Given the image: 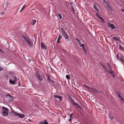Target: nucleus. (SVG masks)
<instances>
[{
	"label": "nucleus",
	"instance_id": "obj_1",
	"mask_svg": "<svg viewBox=\"0 0 124 124\" xmlns=\"http://www.w3.org/2000/svg\"><path fill=\"white\" fill-rule=\"evenodd\" d=\"M22 37L24 39V40L28 43L29 46L31 47H32V45L29 39L28 38L24 35H22Z\"/></svg>",
	"mask_w": 124,
	"mask_h": 124
},
{
	"label": "nucleus",
	"instance_id": "obj_2",
	"mask_svg": "<svg viewBox=\"0 0 124 124\" xmlns=\"http://www.w3.org/2000/svg\"><path fill=\"white\" fill-rule=\"evenodd\" d=\"M61 30L63 36L66 39H69V37L67 33L65 32L63 28L62 27L61 28Z\"/></svg>",
	"mask_w": 124,
	"mask_h": 124
},
{
	"label": "nucleus",
	"instance_id": "obj_3",
	"mask_svg": "<svg viewBox=\"0 0 124 124\" xmlns=\"http://www.w3.org/2000/svg\"><path fill=\"white\" fill-rule=\"evenodd\" d=\"M107 25L108 27L109 28H111L112 30H114L116 28V27L115 26L114 24L109 22L108 23Z\"/></svg>",
	"mask_w": 124,
	"mask_h": 124
},
{
	"label": "nucleus",
	"instance_id": "obj_4",
	"mask_svg": "<svg viewBox=\"0 0 124 124\" xmlns=\"http://www.w3.org/2000/svg\"><path fill=\"white\" fill-rule=\"evenodd\" d=\"M35 73L36 74V76L40 81H42L43 80V79L40 76L38 72H36Z\"/></svg>",
	"mask_w": 124,
	"mask_h": 124
},
{
	"label": "nucleus",
	"instance_id": "obj_5",
	"mask_svg": "<svg viewBox=\"0 0 124 124\" xmlns=\"http://www.w3.org/2000/svg\"><path fill=\"white\" fill-rule=\"evenodd\" d=\"M6 97L7 98L10 99V101H12L14 100L13 97L9 94H7L6 95Z\"/></svg>",
	"mask_w": 124,
	"mask_h": 124
},
{
	"label": "nucleus",
	"instance_id": "obj_6",
	"mask_svg": "<svg viewBox=\"0 0 124 124\" xmlns=\"http://www.w3.org/2000/svg\"><path fill=\"white\" fill-rule=\"evenodd\" d=\"M91 90L92 92L95 93H99L100 92V91H98L97 90L93 87L91 88Z\"/></svg>",
	"mask_w": 124,
	"mask_h": 124
},
{
	"label": "nucleus",
	"instance_id": "obj_7",
	"mask_svg": "<svg viewBox=\"0 0 124 124\" xmlns=\"http://www.w3.org/2000/svg\"><path fill=\"white\" fill-rule=\"evenodd\" d=\"M96 15L99 19L101 20L102 21V22L104 21V19L98 13H96Z\"/></svg>",
	"mask_w": 124,
	"mask_h": 124
},
{
	"label": "nucleus",
	"instance_id": "obj_8",
	"mask_svg": "<svg viewBox=\"0 0 124 124\" xmlns=\"http://www.w3.org/2000/svg\"><path fill=\"white\" fill-rule=\"evenodd\" d=\"M41 45L42 48L44 49H46V47L45 46L43 42H41Z\"/></svg>",
	"mask_w": 124,
	"mask_h": 124
},
{
	"label": "nucleus",
	"instance_id": "obj_9",
	"mask_svg": "<svg viewBox=\"0 0 124 124\" xmlns=\"http://www.w3.org/2000/svg\"><path fill=\"white\" fill-rule=\"evenodd\" d=\"M68 98L69 100L71 103H73V104L75 103V101L70 95L68 96Z\"/></svg>",
	"mask_w": 124,
	"mask_h": 124
},
{
	"label": "nucleus",
	"instance_id": "obj_10",
	"mask_svg": "<svg viewBox=\"0 0 124 124\" xmlns=\"http://www.w3.org/2000/svg\"><path fill=\"white\" fill-rule=\"evenodd\" d=\"M46 77H47V80L48 81L53 83H55L50 78L49 76H48L47 75Z\"/></svg>",
	"mask_w": 124,
	"mask_h": 124
},
{
	"label": "nucleus",
	"instance_id": "obj_11",
	"mask_svg": "<svg viewBox=\"0 0 124 124\" xmlns=\"http://www.w3.org/2000/svg\"><path fill=\"white\" fill-rule=\"evenodd\" d=\"M8 111L6 112H2V113L3 114V116H6L8 115Z\"/></svg>",
	"mask_w": 124,
	"mask_h": 124
},
{
	"label": "nucleus",
	"instance_id": "obj_12",
	"mask_svg": "<svg viewBox=\"0 0 124 124\" xmlns=\"http://www.w3.org/2000/svg\"><path fill=\"white\" fill-rule=\"evenodd\" d=\"M2 112H6L8 111V109L5 107H2Z\"/></svg>",
	"mask_w": 124,
	"mask_h": 124
},
{
	"label": "nucleus",
	"instance_id": "obj_13",
	"mask_svg": "<svg viewBox=\"0 0 124 124\" xmlns=\"http://www.w3.org/2000/svg\"><path fill=\"white\" fill-rule=\"evenodd\" d=\"M62 36L61 35H59L58 37V39L57 41V43H59L60 41V40L62 38Z\"/></svg>",
	"mask_w": 124,
	"mask_h": 124
},
{
	"label": "nucleus",
	"instance_id": "obj_14",
	"mask_svg": "<svg viewBox=\"0 0 124 124\" xmlns=\"http://www.w3.org/2000/svg\"><path fill=\"white\" fill-rule=\"evenodd\" d=\"M93 8L96 11L99 12V10L95 4H94L93 5Z\"/></svg>",
	"mask_w": 124,
	"mask_h": 124
},
{
	"label": "nucleus",
	"instance_id": "obj_15",
	"mask_svg": "<svg viewBox=\"0 0 124 124\" xmlns=\"http://www.w3.org/2000/svg\"><path fill=\"white\" fill-rule=\"evenodd\" d=\"M100 64L102 66L104 70H105L106 71H107V70L106 68L103 65V64L101 63H100Z\"/></svg>",
	"mask_w": 124,
	"mask_h": 124
},
{
	"label": "nucleus",
	"instance_id": "obj_16",
	"mask_svg": "<svg viewBox=\"0 0 124 124\" xmlns=\"http://www.w3.org/2000/svg\"><path fill=\"white\" fill-rule=\"evenodd\" d=\"M70 9L73 11V13L74 14H75V12L73 8V7L72 5H70Z\"/></svg>",
	"mask_w": 124,
	"mask_h": 124
},
{
	"label": "nucleus",
	"instance_id": "obj_17",
	"mask_svg": "<svg viewBox=\"0 0 124 124\" xmlns=\"http://www.w3.org/2000/svg\"><path fill=\"white\" fill-rule=\"evenodd\" d=\"M18 116L21 118H23L24 117V115L23 114H19Z\"/></svg>",
	"mask_w": 124,
	"mask_h": 124
},
{
	"label": "nucleus",
	"instance_id": "obj_18",
	"mask_svg": "<svg viewBox=\"0 0 124 124\" xmlns=\"http://www.w3.org/2000/svg\"><path fill=\"white\" fill-rule=\"evenodd\" d=\"M15 81H12L11 80H9V83L11 84L12 85H13L15 84Z\"/></svg>",
	"mask_w": 124,
	"mask_h": 124
},
{
	"label": "nucleus",
	"instance_id": "obj_19",
	"mask_svg": "<svg viewBox=\"0 0 124 124\" xmlns=\"http://www.w3.org/2000/svg\"><path fill=\"white\" fill-rule=\"evenodd\" d=\"M48 123L47 122L46 120H45L41 122L40 124H48Z\"/></svg>",
	"mask_w": 124,
	"mask_h": 124
},
{
	"label": "nucleus",
	"instance_id": "obj_20",
	"mask_svg": "<svg viewBox=\"0 0 124 124\" xmlns=\"http://www.w3.org/2000/svg\"><path fill=\"white\" fill-rule=\"evenodd\" d=\"M73 104L74 105L76 106L78 108H81V106L78 104L77 103H75V102Z\"/></svg>",
	"mask_w": 124,
	"mask_h": 124
},
{
	"label": "nucleus",
	"instance_id": "obj_21",
	"mask_svg": "<svg viewBox=\"0 0 124 124\" xmlns=\"http://www.w3.org/2000/svg\"><path fill=\"white\" fill-rule=\"evenodd\" d=\"M119 49L120 50H124V48L122 47V45H121L119 44Z\"/></svg>",
	"mask_w": 124,
	"mask_h": 124
},
{
	"label": "nucleus",
	"instance_id": "obj_22",
	"mask_svg": "<svg viewBox=\"0 0 124 124\" xmlns=\"http://www.w3.org/2000/svg\"><path fill=\"white\" fill-rule=\"evenodd\" d=\"M36 22V20H33L31 23V24L32 25H34L35 24Z\"/></svg>",
	"mask_w": 124,
	"mask_h": 124
},
{
	"label": "nucleus",
	"instance_id": "obj_23",
	"mask_svg": "<svg viewBox=\"0 0 124 124\" xmlns=\"http://www.w3.org/2000/svg\"><path fill=\"white\" fill-rule=\"evenodd\" d=\"M13 79L14 80V81H16L17 80V78L16 77L15 75L13 76Z\"/></svg>",
	"mask_w": 124,
	"mask_h": 124
},
{
	"label": "nucleus",
	"instance_id": "obj_24",
	"mask_svg": "<svg viewBox=\"0 0 124 124\" xmlns=\"http://www.w3.org/2000/svg\"><path fill=\"white\" fill-rule=\"evenodd\" d=\"M107 7L110 9L112 10V8L111 6H109V5H108V4H107Z\"/></svg>",
	"mask_w": 124,
	"mask_h": 124
},
{
	"label": "nucleus",
	"instance_id": "obj_25",
	"mask_svg": "<svg viewBox=\"0 0 124 124\" xmlns=\"http://www.w3.org/2000/svg\"><path fill=\"white\" fill-rule=\"evenodd\" d=\"M62 96L59 95L57 98L59 99L60 101H62Z\"/></svg>",
	"mask_w": 124,
	"mask_h": 124
},
{
	"label": "nucleus",
	"instance_id": "obj_26",
	"mask_svg": "<svg viewBox=\"0 0 124 124\" xmlns=\"http://www.w3.org/2000/svg\"><path fill=\"white\" fill-rule=\"evenodd\" d=\"M58 16L60 19H62V16L61 14H59L58 15Z\"/></svg>",
	"mask_w": 124,
	"mask_h": 124
},
{
	"label": "nucleus",
	"instance_id": "obj_27",
	"mask_svg": "<svg viewBox=\"0 0 124 124\" xmlns=\"http://www.w3.org/2000/svg\"><path fill=\"white\" fill-rule=\"evenodd\" d=\"M66 78L67 79H68V80L69 79H70V77L69 76L67 75H66Z\"/></svg>",
	"mask_w": 124,
	"mask_h": 124
},
{
	"label": "nucleus",
	"instance_id": "obj_28",
	"mask_svg": "<svg viewBox=\"0 0 124 124\" xmlns=\"http://www.w3.org/2000/svg\"><path fill=\"white\" fill-rule=\"evenodd\" d=\"M75 39L77 41L78 43L80 41V40L77 38H75Z\"/></svg>",
	"mask_w": 124,
	"mask_h": 124
},
{
	"label": "nucleus",
	"instance_id": "obj_29",
	"mask_svg": "<svg viewBox=\"0 0 124 124\" xmlns=\"http://www.w3.org/2000/svg\"><path fill=\"white\" fill-rule=\"evenodd\" d=\"M115 39L116 41H119V39L117 38H115Z\"/></svg>",
	"mask_w": 124,
	"mask_h": 124
},
{
	"label": "nucleus",
	"instance_id": "obj_30",
	"mask_svg": "<svg viewBox=\"0 0 124 124\" xmlns=\"http://www.w3.org/2000/svg\"><path fill=\"white\" fill-rule=\"evenodd\" d=\"M14 113V115H15L17 116H18V115H18L19 114L16 112H15Z\"/></svg>",
	"mask_w": 124,
	"mask_h": 124
},
{
	"label": "nucleus",
	"instance_id": "obj_31",
	"mask_svg": "<svg viewBox=\"0 0 124 124\" xmlns=\"http://www.w3.org/2000/svg\"><path fill=\"white\" fill-rule=\"evenodd\" d=\"M82 49L85 52H86V50L85 47L82 48Z\"/></svg>",
	"mask_w": 124,
	"mask_h": 124
},
{
	"label": "nucleus",
	"instance_id": "obj_32",
	"mask_svg": "<svg viewBox=\"0 0 124 124\" xmlns=\"http://www.w3.org/2000/svg\"><path fill=\"white\" fill-rule=\"evenodd\" d=\"M59 95H54V97L55 98H58Z\"/></svg>",
	"mask_w": 124,
	"mask_h": 124
},
{
	"label": "nucleus",
	"instance_id": "obj_33",
	"mask_svg": "<svg viewBox=\"0 0 124 124\" xmlns=\"http://www.w3.org/2000/svg\"><path fill=\"white\" fill-rule=\"evenodd\" d=\"M107 65H108V66L109 67V68L110 69H111V66L109 64V63H107Z\"/></svg>",
	"mask_w": 124,
	"mask_h": 124
},
{
	"label": "nucleus",
	"instance_id": "obj_34",
	"mask_svg": "<svg viewBox=\"0 0 124 124\" xmlns=\"http://www.w3.org/2000/svg\"><path fill=\"white\" fill-rule=\"evenodd\" d=\"M73 115V114L72 113L70 115V118L72 119V117Z\"/></svg>",
	"mask_w": 124,
	"mask_h": 124
},
{
	"label": "nucleus",
	"instance_id": "obj_35",
	"mask_svg": "<svg viewBox=\"0 0 124 124\" xmlns=\"http://www.w3.org/2000/svg\"><path fill=\"white\" fill-rule=\"evenodd\" d=\"M109 73L110 74H111V75H112L114 73V72L113 71H112L111 70L109 71Z\"/></svg>",
	"mask_w": 124,
	"mask_h": 124
},
{
	"label": "nucleus",
	"instance_id": "obj_36",
	"mask_svg": "<svg viewBox=\"0 0 124 124\" xmlns=\"http://www.w3.org/2000/svg\"><path fill=\"white\" fill-rule=\"evenodd\" d=\"M80 46H80V47H82V48L85 47V45L84 44H82V45H81Z\"/></svg>",
	"mask_w": 124,
	"mask_h": 124
},
{
	"label": "nucleus",
	"instance_id": "obj_37",
	"mask_svg": "<svg viewBox=\"0 0 124 124\" xmlns=\"http://www.w3.org/2000/svg\"><path fill=\"white\" fill-rule=\"evenodd\" d=\"M78 44L79 45V46H81V45H82V44H81V42H80V41L78 43Z\"/></svg>",
	"mask_w": 124,
	"mask_h": 124
},
{
	"label": "nucleus",
	"instance_id": "obj_38",
	"mask_svg": "<svg viewBox=\"0 0 124 124\" xmlns=\"http://www.w3.org/2000/svg\"><path fill=\"white\" fill-rule=\"evenodd\" d=\"M11 112L12 113H14L15 111L12 108L11 109Z\"/></svg>",
	"mask_w": 124,
	"mask_h": 124
},
{
	"label": "nucleus",
	"instance_id": "obj_39",
	"mask_svg": "<svg viewBox=\"0 0 124 124\" xmlns=\"http://www.w3.org/2000/svg\"><path fill=\"white\" fill-rule=\"evenodd\" d=\"M4 14V13L3 12H1L0 13V15H3Z\"/></svg>",
	"mask_w": 124,
	"mask_h": 124
},
{
	"label": "nucleus",
	"instance_id": "obj_40",
	"mask_svg": "<svg viewBox=\"0 0 124 124\" xmlns=\"http://www.w3.org/2000/svg\"><path fill=\"white\" fill-rule=\"evenodd\" d=\"M114 118V117H111V116H110V119H111V120H112Z\"/></svg>",
	"mask_w": 124,
	"mask_h": 124
},
{
	"label": "nucleus",
	"instance_id": "obj_41",
	"mask_svg": "<svg viewBox=\"0 0 124 124\" xmlns=\"http://www.w3.org/2000/svg\"><path fill=\"white\" fill-rule=\"evenodd\" d=\"M116 57L117 58V59H119V54H117L116 55Z\"/></svg>",
	"mask_w": 124,
	"mask_h": 124
},
{
	"label": "nucleus",
	"instance_id": "obj_42",
	"mask_svg": "<svg viewBox=\"0 0 124 124\" xmlns=\"http://www.w3.org/2000/svg\"><path fill=\"white\" fill-rule=\"evenodd\" d=\"M0 52H1L2 53H4V51L2 50L1 49H0Z\"/></svg>",
	"mask_w": 124,
	"mask_h": 124
},
{
	"label": "nucleus",
	"instance_id": "obj_43",
	"mask_svg": "<svg viewBox=\"0 0 124 124\" xmlns=\"http://www.w3.org/2000/svg\"><path fill=\"white\" fill-rule=\"evenodd\" d=\"M72 119L70 118L69 119V121L70 122H71L72 121Z\"/></svg>",
	"mask_w": 124,
	"mask_h": 124
},
{
	"label": "nucleus",
	"instance_id": "obj_44",
	"mask_svg": "<svg viewBox=\"0 0 124 124\" xmlns=\"http://www.w3.org/2000/svg\"><path fill=\"white\" fill-rule=\"evenodd\" d=\"M86 88H88V89H91V88H90V87H88V86H86Z\"/></svg>",
	"mask_w": 124,
	"mask_h": 124
},
{
	"label": "nucleus",
	"instance_id": "obj_45",
	"mask_svg": "<svg viewBox=\"0 0 124 124\" xmlns=\"http://www.w3.org/2000/svg\"><path fill=\"white\" fill-rule=\"evenodd\" d=\"M73 4L72 2H70V4L71 5H72Z\"/></svg>",
	"mask_w": 124,
	"mask_h": 124
},
{
	"label": "nucleus",
	"instance_id": "obj_46",
	"mask_svg": "<svg viewBox=\"0 0 124 124\" xmlns=\"http://www.w3.org/2000/svg\"><path fill=\"white\" fill-rule=\"evenodd\" d=\"M121 10L122 12H124V9H121Z\"/></svg>",
	"mask_w": 124,
	"mask_h": 124
},
{
	"label": "nucleus",
	"instance_id": "obj_47",
	"mask_svg": "<svg viewBox=\"0 0 124 124\" xmlns=\"http://www.w3.org/2000/svg\"><path fill=\"white\" fill-rule=\"evenodd\" d=\"M112 76L113 77H115V75L113 74V73L112 75Z\"/></svg>",
	"mask_w": 124,
	"mask_h": 124
},
{
	"label": "nucleus",
	"instance_id": "obj_48",
	"mask_svg": "<svg viewBox=\"0 0 124 124\" xmlns=\"http://www.w3.org/2000/svg\"><path fill=\"white\" fill-rule=\"evenodd\" d=\"M25 5H24V6H23V8H25Z\"/></svg>",
	"mask_w": 124,
	"mask_h": 124
},
{
	"label": "nucleus",
	"instance_id": "obj_49",
	"mask_svg": "<svg viewBox=\"0 0 124 124\" xmlns=\"http://www.w3.org/2000/svg\"><path fill=\"white\" fill-rule=\"evenodd\" d=\"M84 86H85V87L86 86V85H85V84H84Z\"/></svg>",
	"mask_w": 124,
	"mask_h": 124
},
{
	"label": "nucleus",
	"instance_id": "obj_50",
	"mask_svg": "<svg viewBox=\"0 0 124 124\" xmlns=\"http://www.w3.org/2000/svg\"><path fill=\"white\" fill-rule=\"evenodd\" d=\"M20 86V85H18V86Z\"/></svg>",
	"mask_w": 124,
	"mask_h": 124
},
{
	"label": "nucleus",
	"instance_id": "obj_51",
	"mask_svg": "<svg viewBox=\"0 0 124 124\" xmlns=\"http://www.w3.org/2000/svg\"><path fill=\"white\" fill-rule=\"evenodd\" d=\"M23 9V8H21V10H22Z\"/></svg>",
	"mask_w": 124,
	"mask_h": 124
},
{
	"label": "nucleus",
	"instance_id": "obj_52",
	"mask_svg": "<svg viewBox=\"0 0 124 124\" xmlns=\"http://www.w3.org/2000/svg\"><path fill=\"white\" fill-rule=\"evenodd\" d=\"M22 10H20V12H21V11H22Z\"/></svg>",
	"mask_w": 124,
	"mask_h": 124
}]
</instances>
